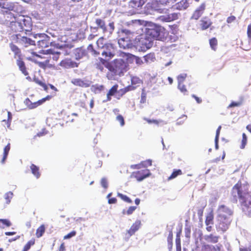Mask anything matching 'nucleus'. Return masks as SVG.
Masks as SVG:
<instances>
[{"instance_id": "f257e3e1", "label": "nucleus", "mask_w": 251, "mask_h": 251, "mask_svg": "<svg viewBox=\"0 0 251 251\" xmlns=\"http://www.w3.org/2000/svg\"><path fill=\"white\" fill-rule=\"evenodd\" d=\"M248 190L247 184L238 183L233 187L231 193L235 201L239 199L243 211L251 216V196Z\"/></svg>"}, {"instance_id": "f03ea898", "label": "nucleus", "mask_w": 251, "mask_h": 251, "mask_svg": "<svg viewBox=\"0 0 251 251\" xmlns=\"http://www.w3.org/2000/svg\"><path fill=\"white\" fill-rule=\"evenodd\" d=\"M148 4L153 10L164 14L159 17V19L161 21L165 22L173 21L178 19L180 15L179 13H171L168 9L165 7L164 4H162L160 2H159V0L152 1Z\"/></svg>"}, {"instance_id": "7ed1b4c3", "label": "nucleus", "mask_w": 251, "mask_h": 251, "mask_svg": "<svg viewBox=\"0 0 251 251\" xmlns=\"http://www.w3.org/2000/svg\"><path fill=\"white\" fill-rule=\"evenodd\" d=\"M102 41V38H100L97 42L99 48L98 53L101 54L104 57V60H109L115 55L116 52V49L111 44L103 45Z\"/></svg>"}, {"instance_id": "20e7f679", "label": "nucleus", "mask_w": 251, "mask_h": 251, "mask_svg": "<svg viewBox=\"0 0 251 251\" xmlns=\"http://www.w3.org/2000/svg\"><path fill=\"white\" fill-rule=\"evenodd\" d=\"M121 33L123 36L125 35L126 37H123L119 39L118 44L120 48L127 50L134 47L131 40L134 32L126 29H123L121 30Z\"/></svg>"}, {"instance_id": "39448f33", "label": "nucleus", "mask_w": 251, "mask_h": 251, "mask_svg": "<svg viewBox=\"0 0 251 251\" xmlns=\"http://www.w3.org/2000/svg\"><path fill=\"white\" fill-rule=\"evenodd\" d=\"M134 46L139 51L144 52L152 47V42L143 34L136 38Z\"/></svg>"}, {"instance_id": "423d86ee", "label": "nucleus", "mask_w": 251, "mask_h": 251, "mask_svg": "<svg viewBox=\"0 0 251 251\" xmlns=\"http://www.w3.org/2000/svg\"><path fill=\"white\" fill-rule=\"evenodd\" d=\"M163 30L164 28L160 26L152 25L150 27L146 28L145 34L144 35L152 41L153 39L159 40V36Z\"/></svg>"}, {"instance_id": "0eeeda50", "label": "nucleus", "mask_w": 251, "mask_h": 251, "mask_svg": "<svg viewBox=\"0 0 251 251\" xmlns=\"http://www.w3.org/2000/svg\"><path fill=\"white\" fill-rule=\"evenodd\" d=\"M127 63L122 59H116L111 66L112 71L116 75H121L124 72L126 71Z\"/></svg>"}, {"instance_id": "6e6552de", "label": "nucleus", "mask_w": 251, "mask_h": 251, "mask_svg": "<svg viewBox=\"0 0 251 251\" xmlns=\"http://www.w3.org/2000/svg\"><path fill=\"white\" fill-rule=\"evenodd\" d=\"M147 0H131L128 4L129 9L127 11L128 15H133L138 12L142 6L145 3Z\"/></svg>"}, {"instance_id": "1a4fd4ad", "label": "nucleus", "mask_w": 251, "mask_h": 251, "mask_svg": "<svg viewBox=\"0 0 251 251\" xmlns=\"http://www.w3.org/2000/svg\"><path fill=\"white\" fill-rule=\"evenodd\" d=\"M231 218L216 217V226L218 231H226L229 227Z\"/></svg>"}, {"instance_id": "9d476101", "label": "nucleus", "mask_w": 251, "mask_h": 251, "mask_svg": "<svg viewBox=\"0 0 251 251\" xmlns=\"http://www.w3.org/2000/svg\"><path fill=\"white\" fill-rule=\"evenodd\" d=\"M216 213L217 217L231 218L233 211L225 205H221L218 206Z\"/></svg>"}, {"instance_id": "9b49d317", "label": "nucleus", "mask_w": 251, "mask_h": 251, "mask_svg": "<svg viewBox=\"0 0 251 251\" xmlns=\"http://www.w3.org/2000/svg\"><path fill=\"white\" fill-rule=\"evenodd\" d=\"M0 7L8 11H13L16 12H18L20 10V5L18 3L15 2H5L4 3H0Z\"/></svg>"}, {"instance_id": "f8f14e48", "label": "nucleus", "mask_w": 251, "mask_h": 251, "mask_svg": "<svg viewBox=\"0 0 251 251\" xmlns=\"http://www.w3.org/2000/svg\"><path fill=\"white\" fill-rule=\"evenodd\" d=\"M50 96H48L46 98H43L36 102L32 103L29 99H26L25 101V103L30 109L36 108L39 105H41L46 100L50 99Z\"/></svg>"}, {"instance_id": "ddd939ff", "label": "nucleus", "mask_w": 251, "mask_h": 251, "mask_svg": "<svg viewBox=\"0 0 251 251\" xmlns=\"http://www.w3.org/2000/svg\"><path fill=\"white\" fill-rule=\"evenodd\" d=\"M151 174L149 170H141L134 172L133 176L136 178L137 181H141L146 177L149 176Z\"/></svg>"}, {"instance_id": "4468645a", "label": "nucleus", "mask_w": 251, "mask_h": 251, "mask_svg": "<svg viewBox=\"0 0 251 251\" xmlns=\"http://www.w3.org/2000/svg\"><path fill=\"white\" fill-rule=\"evenodd\" d=\"M71 82L75 85L87 88L90 86L91 82L90 80L80 78H73Z\"/></svg>"}, {"instance_id": "2eb2a0df", "label": "nucleus", "mask_w": 251, "mask_h": 251, "mask_svg": "<svg viewBox=\"0 0 251 251\" xmlns=\"http://www.w3.org/2000/svg\"><path fill=\"white\" fill-rule=\"evenodd\" d=\"M40 52L46 54L52 55V59L55 61H57L59 58V55L63 53V52L60 51L55 50L51 49L43 50H41Z\"/></svg>"}, {"instance_id": "dca6fc26", "label": "nucleus", "mask_w": 251, "mask_h": 251, "mask_svg": "<svg viewBox=\"0 0 251 251\" xmlns=\"http://www.w3.org/2000/svg\"><path fill=\"white\" fill-rule=\"evenodd\" d=\"M141 222L139 220L136 221L131 226L130 229L127 230V238H129L131 235H133L140 228Z\"/></svg>"}, {"instance_id": "f3484780", "label": "nucleus", "mask_w": 251, "mask_h": 251, "mask_svg": "<svg viewBox=\"0 0 251 251\" xmlns=\"http://www.w3.org/2000/svg\"><path fill=\"white\" fill-rule=\"evenodd\" d=\"M205 8L204 3H202L196 10L194 12L192 17V19L198 20L202 15Z\"/></svg>"}, {"instance_id": "a211bd4d", "label": "nucleus", "mask_w": 251, "mask_h": 251, "mask_svg": "<svg viewBox=\"0 0 251 251\" xmlns=\"http://www.w3.org/2000/svg\"><path fill=\"white\" fill-rule=\"evenodd\" d=\"M59 65L64 68L69 69L77 67V63L72 61L71 59H66L62 60Z\"/></svg>"}, {"instance_id": "6ab92c4d", "label": "nucleus", "mask_w": 251, "mask_h": 251, "mask_svg": "<svg viewBox=\"0 0 251 251\" xmlns=\"http://www.w3.org/2000/svg\"><path fill=\"white\" fill-rule=\"evenodd\" d=\"M200 22V25L202 30L207 29L212 24L210 19L207 17L202 18Z\"/></svg>"}, {"instance_id": "aec40b11", "label": "nucleus", "mask_w": 251, "mask_h": 251, "mask_svg": "<svg viewBox=\"0 0 251 251\" xmlns=\"http://www.w3.org/2000/svg\"><path fill=\"white\" fill-rule=\"evenodd\" d=\"M220 248L218 246L216 247L208 245H204L202 246L201 251H220Z\"/></svg>"}, {"instance_id": "412c9836", "label": "nucleus", "mask_w": 251, "mask_h": 251, "mask_svg": "<svg viewBox=\"0 0 251 251\" xmlns=\"http://www.w3.org/2000/svg\"><path fill=\"white\" fill-rule=\"evenodd\" d=\"M95 22L98 27L101 28L103 32H106L107 27L105 26V23L103 20L100 19H97Z\"/></svg>"}, {"instance_id": "4be33fe9", "label": "nucleus", "mask_w": 251, "mask_h": 251, "mask_svg": "<svg viewBox=\"0 0 251 251\" xmlns=\"http://www.w3.org/2000/svg\"><path fill=\"white\" fill-rule=\"evenodd\" d=\"M17 64L19 66V69L22 71V73L25 75H28V73L26 70L24 62L20 59H18L17 61Z\"/></svg>"}, {"instance_id": "5701e85b", "label": "nucleus", "mask_w": 251, "mask_h": 251, "mask_svg": "<svg viewBox=\"0 0 251 251\" xmlns=\"http://www.w3.org/2000/svg\"><path fill=\"white\" fill-rule=\"evenodd\" d=\"M145 62L147 64L153 62L155 60V57L153 53H149L144 56Z\"/></svg>"}, {"instance_id": "b1692460", "label": "nucleus", "mask_w": 251, "mask_h": 251, "mask_svg": "<svg viewBox=\"0 0 251 251\" xmlns=\"http://www.w3.org/2000/svg\"><path fill=\"white\" fill-rule=\"evenodd\" d=\"M219 238V236L210 234V235L206 236L205 239L209 242L216 243L218 242Z\"/></svg>"}, {"instance_id": "393cba45", "label": "nucleus", "mask_w": 251, "mask_h": 251, "mask_svg": "<svg viewBox=\"0 0 251 251\" xmlns=\"http://www.w3.org/2000/svg\"><path fill=\"white\" fill-rule=\"evenodd\" d=\"M45 231V226L42 225L36 230V235L37 238H40L43 236Z\"/></svg>"}, {"instance_id": "a878e982", "label": "nucleus", "mask_w": 251, "mask_h": 251, "mask_svg": "<svg viewBox=\"0 0 251 251\" xmlns=\"http://www.w3.org/2000/svg\"><path fill=\"white\" fill-rule=\"evenodd\" d=\"M10 143L8 144L4 148V151H3V158L1 160V163L3 164L4 163L5 160H6L7 156L8 155L9 151L10 149Z\"/></svg>"}, {"instance_id": "bb28decb", "label": "nucleus", "mask_w": 251, "mask_h": 251, "mask_svg": "<svg viewBox=\"0 0 251 251\" xmlns=\"http://www.w3.org/2000/svg\"><path fill=\"white\" fill-rule=\"evenodd\" d=\"M30 169L32 172V173L37 177L39 178L40 177V174L39 172V168L34 164H32L30 166Z\"/></svg>"}, {"instance_id": "cd10ccee", "label": "nucleus", "mask_w": 251, "mask_h": 251, "mask_svg": "<svg viewBox=\"0 0 251 251\" xmlns=\"http://www.w3.org/2000/svg\"><path fill=\"white\" fill-rule=\"evenodd\" d=\"M213 215L212 213H209L206 218L205 224L206 226L212 225L213 224Z\"/></svg>"}, {"instance_id": "c85d7f7f", "label": "nucleus", "mask_w": 251, "mask_h": 251, "mask_svg": "<svg viewBox=\"0 0 251 251\" xmlns=\"http://www.w3.org/2000/svg\"><path fill=\"white\" fill-rule=\"evenodd\" d=\"M10 47L11 50L14 52L15 54L18 56L20 55V49L15 45L12 43L10 44Z\"/></svg>"}, {"instance_id": "c756f323", "label": "nucleus", "mask_w": 251, "mask_h": 251, "mask_svg": "<svg viewBox=\"0 0 251 251\" xmlns=\"http://www.w3.org/2000/svg\"><path fill=\"white\" fill-rule=\"evenodd\" d=\"M13 195V194L11 192H8L4 195V198L7 204H9L10 202L11 199L12 198Z\"/></svg>"}, {"instance_id": "7c9ffc66", "label": "nucleus", "mask_w": 251, "mask_h": 251, "mask_svg": "<svg viewBox=\"0 0 251 251\" xmlns=\"http://www.w3.org/2000/svg\"><path fill=\"white\" fill-rule=\"evenodd\" d=\"M210 45L211 49L214 50H216V46L217 45V40L215 38H213L210 40Z\"/></svg>"}, {"instance_id": "2f4dec72", "label": "nucleus", "mask_w": 251, "mask_h": 251, "mask_svg": "<svg viewBox=\"0 0 251 251\" xmlns=\"http://www.w3.org/2000/svg\"><path fill=\"white\" fill-rule=\"evenodd\" d=\"M147 164L149 166H151V160H148L147 161H145V162H142L141 164L136 165H135V167H136L135 168H136V169H140V168H141V165H142V166H143L144 167H147L148 166H147Z\"/></svg>"}, {"instance_id": "473e14b6", "label": "nucleus", "mask_w": 251, "mask_h": 251, "mask_svg": "<svg viewBox=\"0 0 251 251\" xmlns=\"http://www.w3.org/2000/svg\"><path fill=\"white\" fill-rule=\"evenodd\" d=\"M186 76L187 75L186 74L179 75L177 78L178 84L183 83L186 77Z\"/></svg>"}, {"instance_id": "72a5a7b5", "label": "nucleus", "mask_w": 251, "mask_h": 251, "mask_svg": "<svg viewBox=\"0 0 251 251\" xmlns=\"http://www.w3.org/2000/svg\"><path fill=\"white\" fill-rule=\"evenodd\" d=\"M118 196L120 198H121V199H122L123 201H125L126 202H128V203L132 202V201L130 200V199L126 195H124L122 194L118 193Z\"/></svg>"}, {"instance_id": "f704fd0d", "label": "nucleus", "mask_w": 251, "mask_h": 251, "mask_svg": "<svg viewBox=\"0 0 251 251\" xmlns=\"http://www.w3.org/2000/svg\"><path fill=\"white\" fill-rule=\"evenodd\" d=\"M182 174V172L180 170H177L175 171L169 177V179H172L175 177H176L178 175H180Z\"/></svg>"}, {"instance_id": "c9c22d12", "label": "nucleus", "mask_w": 251, "mask_h": 251, "mask_svg": "<svg viewBox=\"0 0 251 251\" xmlns=\"http://www.w3.org/2000/svg\"><path fill=\"white\" fill-rule=\"evenodd\" d=\"M177 88L184 95L187 94V90L185 86L183 83L178 84Z\"/></svg>"}, {"instance_id": "e433bc0d", "label": "nucleus", "mask_w": 251, "mask_h": 251, "mask_svg": "<svg viewBox=\"0 0 251 251\" xmlns=\"http://www.w3.org/2000/svg\"><path fill=\"white\" fill-rule=\"evenodd\" d=\"M242 104V101H232L227 107L228 108H232L234 107H239L241 106Z\"/></svg>"}, {"instance_id": "4c0bfd02", "label": "nucleus", "mask_w": 251, "mask_h": 251, "mask_svg": "<svg viewBox=\"0 0 251 251\" xmlns=\"http://www.w3.org/2000/svg\"><path fill=\"white\" fill-rule=\"evenodd\" d=\"M118 85H114L109 91L108 95L113 96L117 90Z\"/></svg>"}, {"instance_id": "58836bf2", "label": "nucleus", "mask_w": 251, "mask_h": 251, "mask_svg": "<svg viewBox=\"0 0 251 251\" xmlns=\"http://www.w3.org/2000/svg\"><path fill=\"white\" fill-rule=\"evenodd\" d=\"M101 185L105 189H107L108 188V181L106 178L103 177L101 178L100 181Z\"/></svg>"}, {"instance_id": "ea45409f", "label": "nucleus", "mask_w": 251, "mask_h": 251, "mask_svg": "<svg viewBox=\"0 0 251 251\" xmlns=\"http://www.w3.org/2000/svg\"><path fill=\"white\" fill-rule=\"evenodd\" d=\"M38 45L41 48L48 47L47 41L45 40H42L38 41Z\"/></svg>"}, {"instance_id": "a19ab883", "label": "nucleus", "mask_w": 251, "mask_h": 251, "mask_svg": "<svg viewBox=\"0 0 251 251\" xmlns=\"http://www.w3.org/2000/svg\"><path fill=\"white\" fill-rule=\"evenodd\" d=\"M103 88V86L102 85H96L93 86L92 87V89L95 92L97 93L98 92L100 91Z\"/></svg>"}, {"instance_id": "79ce46f5", "label": "nucleus", "mask_w": 251, "mask_h": 251, "mask_svg": "<svg viewBox=\"0 0 251 251\" xmlns=\"http://www.w3.org/2000/svg\"><path fill=\"white\" fill-rule=\"evenodd\" d=\"M34 244V242L32 241H28L25 246L23 251H27L30 248L31 246Z\"/></svg>"}, {"instance_id": "37998d69", "label": "nucleus", "mask_w": 251, "mask_h": 251, "mask_svg": "<svg viewBox=\"0 0 251 251\" xmlns=\"http://www.w3.org/2000/svg\"><path fill=\"white\" fill-rule=\"evenodd\" d=\"M106 27H107L106 32H108L110 34H111L112 33V32L114 30V23L113 22L109 23V25H108V26Z\"/></svg>"}, {"instance_id": "c03bdc74", "label": "nucleus", "mask_w": 251, "mask_h": 251, "mask_svg": "<svg viewBox=\"0 0 251 251\" xmlns=\"http://www.w3.org/2000/svg\"><path fill=\"white\" fill-rule=\"evenodd\" d=\"M243 139L242 141V145L241 146V149H244L247 144V137L245 133H243L242 135Z\"/></svg>"}, {"instance_id": "a18cd8bd", "label": "nucleus", "mask_w": 251, "mask_h": 251, "mask_svg": "<svg viewBox=\"0 0 251 251\" xmlns=\"http://www.w3.org/2000/svg\"><path fill=\"white\" fill-rule=\"evenodd\" d=\"M88 51L91 52L93 54L97 55L99 54L98 53V50H96L94 49L92 45H89L87 48Z\"/></svg>"}, {"instance_id": "49530a36", "label": "nucleus", "mask_w": 251, "mask_h": 251, "mask_svg": "<svg viewBox=\"0 0 251 251\" xmlns=\"http://www.w3.org/2000/svg\"><path fill=\"white\" fill-rule=\"evenodd\" d=\"M34 81L36 83H37V84H38L39 85H40V86L43 87L44 88L45 90H47L48 87L45 83H44V82H43L39 80L38 79H35Z\"/></svg>"}, {"instance_id": "de8ad7c7", "label": "nucleus", "mask_w": 251, "mask_h": 251, "mask_svg": "<svg viewBox=\"0 0 251 251\" xmlns=\"http://www.w3.org/2000/svg\"><path fill=\"white\" fill-rule=\"evenodd\" d=\"M75 235H76V232L75 231H73L71 232L70 233H69V234H68L67 235L64 236V239L66 240V239H70V238H72V237L75 236Z\"/></svg>"}, {"instance_id": "09e8293b", "label": "nucleus", "mask_w": 251, "mask_h": 251, "mask_svg": "<svg viewBox=\"0 0 251 251\" xmlns=\"http://www.w3.org/2000/svg\"><path fill=\"white\" fill-rule=\"evenodd\" d=\"M133 58L135 61L136 63L138 65H141L143 64L144 62L142 59L138 56H133Z\"/></svg>"}, {"instance_id": "8fccbe9b", "label": "nucleus", "mask_w": 251, "mask_h": 251, "mask_svg": "<svg viewBox=\"0 0 251 251\" xmlns=\"http://www.w3.org/2000/svg\"><path fill=\"white\" fill-rule=\"evenodd\" d=\"M22 40H23V42H25L26 43H27V44H28L29 45H33V44H34V41H32L30 39L28 38L27 37H23Z\"/></svg>"}, {"instance_id": "3c124183", "label": "nucleus", "mask_w": 251, "mask_h": 251, "mask_svg": "<svg viewBox=\"0 0 251 251\" xmlns=\"http://www.w3.org/2000/svg\"><path fill=\"white\" fill-rule=\"evenodd\" d=\"M0 222H1L3 225H4L8 227L11 226V223H10V222L7 219H0Z\"/></svg>"}, {"instance_id": "603ef678", "label": "nucleus", "mask_w": 251, "mask_h": 251, "mask_svg": "<svg viewBox=\"0 0 251 251\" xmlns=\"http://www.w3.org/2000/svg\"><path fill=\"white\" fill-rule=\"evenodd\" d=\"M131 83L132 84H136L141 83V80L136 77H133L131 79Z\"/></svg>"}, {"instance_id": "864d4df0", "label": "nucleus", "mask_w": 251, "mask_h": 251, "mask_svg": "<svg viewBox=\"0 0 251 251\" xmlns=\"http://www.w3.org/2000/svg\"><path fill=\"white\" fill-rule=\"evenodd\" d=\"M136 209V206H130L128 210L126 211V214L127 215H130L135 210V209Z\"/></svg>"}, {"instance_id": "5fc2aeb1", "label": "nucleus", "mask_w": 251, "mask_h": 251, "mask_svg": "<svg viewBox=\"0 0 251 251\" xmlns=\"http://www.w3.org/2000/svg\"><path fill=\"white\" fill-rule=\"evenodd\" d=\"M116 119L117 121H118L120 123L121 125L122 126H123L124 125V124H125L124 120V118L122 116L118 115L116 117Z\"/></svg>"}, {"instance_id": "6e6d98bb", "label": "nucleus", "mask_w": 251, "mask_h": 251, "mask_svg": "<svg viewBox=\"0 0 251 251\" xmlns=\"http://www.w3.org/2000/svg\"><path fill=\"white\" fill-rule=\"evenodd\" d=\"M236 20V17L234 16H231L228 17L226 19V22L228 24H230Z\"/></svg>"}, {"instance_id": "4d7b16f0", "label": "nucleus", "mask_w": 251, "mask_h": 251, "mask_svg": "<svg viewBox=\"0 0 251 251\" xmlns=\"http://www.w3.org/2000/svg\"><path fill=\"white\" fill-rule=\"evenodd\" d=\"M145 98H146V94L145 93V90L143 89L142 90V94H141V102L144 103L145 102Z\"/></svg>"}, {"instance_id": "13d9d810", "label": "nucleus", "mask_w": 251, "mask_h": 251, "mask_svg": "<svg viewBox=\"0 0 251 251\" xmlns=\"http://www.w3.org/2000/svg\"><path fill=\"white\" fill-rule=\"evenodd\" d=\"M247 34L248 37L251 39V24H250L248 26Z\"/></svg>"}, {"instance_id": "bf43d9fd", "label": "nucleus", "mask_w": 251, "mask_h": 251, "mask_svg": "<svg viewBox=\"0 0 251 251\" xmlns=\"http://www.w3.org/2000/svg\"><path fill=\"white\" fill-rule=\"evenodd\" d=\"M221 128H222L221 126H220L216 130V134L215 138H216L217 140H219L220 132Z\"/></svg>"}, {"instance_id": "052dcab7", "label": "nucleus", "mask_w": 251, "mask_h": 251, "mask_svg": "<svg viewBox=\"0 0 251 251\" xmlns=\"http://www.w3.org/2000/svg\"><path fill=\"white\" fill-rule=\"evenodd\" d=\"M240 251H251V246L246 248H240Z\"/></svg>"}, {"instance_id": "680f3d73", "label": "nucleus", "mask_w": 251, "mask_h": 251, "mask_svg": "<svg viewBox=\"0 0 251 251\" xmlns=\"http://www.w3.org/2000/svg\"><path fill=\"white\" fill-rule=\"evenodd\" d=\"M117 201V200L115 198H110L108 200V203L109 204L115 203Z\"/></svg>"}, {"instance_id": "e2e57ef3", "label": "nucleus", "mask_w": 251, "mask_h": 251, "mask_svg": "<svg viewBox=\"0 0 251 251\" xmlns=\"http://www.w3.org/2000/svg\"><path fill=\"white\" fill-rule=\"evenodd\" d=\"M192 97L195 99V100H196L197 102L198 103H201V100L199 98H198V97L196 96L195 95H193Z\"/></svg>"}, {"instance_id": "0e129e2a", "label": "nucleus", "mask_w": 251, "mask_h": 251, "mask_svg": "<svg viewBox=\"0 0 251 251\" xmlns=\"http://www.w3.org/2000/svg\"><path fill=\"white\" fill-rule=\"evenodd\" d=\"M147 122L151 124V123H154L155 124H158L159 123V122L157 120H147Z\"/></svg>"}, {"instance_id": "69168bd1", "label": "nucleus", "mask_w": 251, "mask_h": 251, "mask_svg": "<svg viewBox=\"0 0 251 251\" xmlns=\"http://www.w3.org/2000/svg\"><path fill=\"white\" fill-rule=\"evenodd\" d=\"M15 24L16 25H18L20 27V28H19L20 31L24 29L23 27L21 25L22 23H19V22H15Z\"/></svg>"}, {"instance_id": "338daca9", "label": "nucleus", "mask_w": 251, "mask_h": 251, "mask_svg": "<svg viewBox=\"0 0 251 251\" xmlns=\"http://www.w3.org/2000/svg\"><path fill=\"white\" fill-rule=\"evenodd\" d=\"M5 234L6 235L10 236V235H13L15 234L16 232H6L5 233Z\"/></svg>"}, {"instance_id": "774afa93", "label": "nucleus", "mask_w": 251, "mask_h": 251, "mask_svg": "<svg viewBox=\"0 0 251 251\" xmlns=\"http://www.w3.org/2000/svg\"><path fill=\"white\" fill-rule=\"evenodd\" d=\"M94 100H93V99H92L91 101H90V106L91 108H93V107H94Z\"/></svg>"}]
</instances>
